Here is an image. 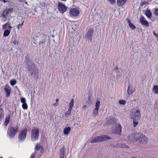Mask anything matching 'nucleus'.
<instances>
[{"label": "nucleus", "instance_id": "nucleus-2", "mask_svg": "<svg viewBox=\"0 0 158 158\" xmlns=\"http://www.w3.org/2000/svg\"><path fill=\"white\" fill-rule=\"evenodd\" d=\"M130 115L133 119H139L140 117L139 110L137 108H134L131 111Z\"/></svg>", "mask_w": 158, "mask_h": 158}, {"label": "nucleus", "instance_id": "nucleus-23", "mask_svg": "<svg viewBox=\"0 0 158 158\" xmlns=\"http://www.w3.org/2000/svg\"><path fill=\"white\" fill-rule=\"evenodd\" d=\"M152 91L153 93L156 94H158V85H154L152 88Z\"/></svg>", "mask_w": 158, "mask_h": 158}, {"label": "nucleus", "instance_id": "nucleus-48", "mask_svg": "<svg viewBox=\"0 0 158 158\" xmlns=\"http://www.w3.org/2000/svg\"><path fill=\"white\" fill-rule=\"evenodd\" d=\"M131 158H136L135 157H131Z\"/></svg>", "mask_w": 158, "mask_h": 158}, {"label": "nucleus", "instance_id": "nucleus-39", "mask_svg": "<svg viewBox=\"0 0 158 158\" xmlns=\"http://www.w3.org/2000/svg\"><path fill=\"white\" fill-rule=\"evenodd\" d=\"M154 13L156 16H158V8L155 9Z\"/></svg>", "mask_w": 158, "mask_h": 158}, {"label": "nucleus", "instance_id": "nucleus-1", "mask_svg": "<svg viewBox=\"0 0 158 158\" xmlns=\"http://www.w3.org/2000/svg\"><path fill=\"white\" fill-rule=\"evenodd\" d=\"M25 64L27 65V69L28 73H30L31 76L37 78L38 77L39 73L38 70L35 65L31 61L26 57L25 58Z\"/></svg>", "mask_w": 158, "mask_h": 158}, {"label": "nucleus", "instance_id": "nucleus-5", "mask_svg": "<svg viewBox=\"0 0 158 158\" xmlns=\"http://www.w3.org/2000/svg\"><path fill=\"white\" fill-rule=\"evenodd\" d=\"M39 136V130L36 128H33L31 130V140L33 142L36 141Z\"/></svg>", "mask_w": 158, "mask_h": 158}, {"label": "nucleus", "instance_id": "nucleus-6", "mask_svg": "<svg viewBox=\"0 0 158 158\" xmlns=\"http://www.w3.org/2000/svg\"><path fill=\"white\" fill-rule=\"evenodd\" d=\"M13 9H8L5 10L2 13V15L1 16L2 21L5 22L7 19L9 14L12 12Z\"/></svg>", "mask_w": 158, "mask_h": 158}, {"label": "nucleus", "instance_id": "nucleus-37", "mask_svg": "<svg viewBox=\"0 0 158 158\" xmlns=\"http://www.w3.org/2000/svg\"><path fill=\"white\" fill-rule=\"evenodd\" d=\"M22 107L25 110L27 109L28 107L26 103L23 104L22 105Z\"/></svg>", "mask_w": 158, "mask_h": 158}, {"label": "nucleus", "instance_id": "nucleus-20", "mask_svg": "<svg viewBox=\"0 0 158 158\" xmlns=\"http://www.w3.org/2000/svg\"><path fill=\"white\" fill-rule=\"evenodd\" d=\"M99 136L101 141L107 140L110 139V137L107 135H103Z\"/></svg>", "mask_w": 158, "mask_h": 158}, {"label": "nucleus", "instance_id": "nucleus-16", "mask_svg": "<svg viewBox=\"0 0 158 158\" xmlns=\"http://www.w3.org/2000/svg\"><path fill=\"white\" fill-rule=\"evenodd\" d=\"M12 27L10 26V23L8 22H7L5 24L3 25L2 26V29L3 30H11Z\"/></svg>", "mask_w": 158, "mask_h": 158}, {"label": "nucleus", "instance_id": "nucleus-33", "mask_svg": "<svg viewBox=\"0 0 158 158\" xmlns=\"http://www.w3.org/2000/svg\"><path fill=\"white\" fill-rule=\"evenodd\" d=\"M138 119H133V125L134 127L138 124Z\"/></svg>", "mask_w": 158, "mask_h": 158}, {"label": "nucleus", "instance_id": "nucleus-30", "mask_svg": "<svg viewBox=\"0 0 158 158\" xmlns=\"http://www.w3.org/2000/svg\"><path fill=\"white\" fill-rule=\"evenodd\" d=\"M74 100L73 99H72L69 104V109H72V108L73 106Z\"/></svg>", "mask_w": 158, "mask_h": 158}, {"label": "nucleus", "instance_id": "nucleus-25", "mask_svg": "<svg viewBox=\"0 0 158 158\" xmlns=\"http://www.w3.org/2000/svg\"><path fill=\"white\" fill-rule=\"evenodd\" d=\"M71 130V128L69 127H65L64 130V133L65 135H67L69 132Z\"/></svg>", "mask_w": 158, "mask_h": 158}, {"label": "nucleus", "instance_id": "nucleus-40", "mask_svg": "<svg viewBox=\"0 0 158 158\" xmlns=\"http://www.w3.org/2000/svg\"><path fill=\"white\" fill-rule=\"evenodd\" d=\"M153 35H154L156 37L158 36V34H156V32L155 31H153Z\"/></svg>", "mask_w": 158, "mask_h": 158}, {"label": "nucleus", "instance_id": "nucleus-22", "mask_svg": "<svg viewBox=\"0 0 158 158\" xmlns=\"http://www.w3.org/2000/svg\"><path fill=\"white\" fill-rule=\"evenodd\" d=\"M65 148L64 147L61 148L60 151V158H64L65 152Z\"/></svg>", "mask_w": 158, "mask_h": 158}, {"label": "nucleus", "instance_id": "nucleus-26", "mask_svg": "<svg viewBox=\"0 0 158 158\" xmlns=\"http://www.w3.org/2000/svg\"><path fill=\"white\" fill-rule=\"evenodd\" d=\"M11 30H5L3 34V36L5 37L8 36L10 34Z\"/></svg>", "mask_w": 158, "mask_h": 158}, {"label": "nucleus", "instance_id": "nucleus-10", "mask_svg": "<svg viewBox=\"0 0 158 158\" xmlns=\"http://www.w3.org/2000/svg\"><path fill=\"white\" fill-rule=\"evenodd\" d=\"M58 6L60 12L62 13H64L67 10V7L62 2H59Z\"/></svg>", "mask_w": 158, "mask_h": 158}, {"label": "nucleus", "instance_id": "nucleus-24", "mask_svg": "<svg viewBox=\"0 0 158 158\" xmlns=\"http://www.w3.org/2000/svg\"><path fill=\"white\" fill-rule=\"evenodd\" d=\"M35 149L37 150H40V152H42L43 148L42 146L40 144H37L35 147Z\"/></svg>", "mask_w": 158, "mask_h": 158}, {"label": "nucleus", "instance_id": "nucleus-34", "mask_svg": "<svg viewBox=\"0 0 158 158\" xmlns=\"http://www.w3.org/2000/svg\"><path fill=\"white\" fill-rule=\"evenodd\" d=\"M21 102L23 104L26 103V100L25 98L20 97Z\"/></svg>", "mask_w": 158, "mask_h": 158}, {"label": "nucleus", "instance_id": "nucleus-3", "mask_svg": "<svg viewBox=\"0 0 158 158\" xmlns=\"http://www.w3.org/2000/svg\"><path fill=\"white\" fill-rule=\"evenodd\" d=\"M135 137L137 138V141L136 142L140 143H146L147 141L146 137L143 134L141 133H136Z\"/></svg>", "mask_w": 158, "mask_h": 158}, {"label": "nucleus", "instance_id": "nucleus-28", "mask_svg": "<svg viewBox=\"0 0 158 158\" xmlns=\"http://www.w3.org/2000/svg\"><path fill=\"white\" fill-rule=\"evenodd\" d=\"M72 109H68V111L65 113L64 115L65 118H67L68 116L70 115L71 113Z\"/></svg>", "mask_w": 158, "mask_h": 158}, {"label": "nucleus", "instance_id": "nucleus-35", "mask_svg": "<svg viewBox=\"0 0 158 158\" xmlns=\"http://www.w3.org/2000/svg\"><path fill=\"white\" fill-rule=\"evenodd\" d=\"M23 22H24V21H23V22L17 25V27L18 30L20 28H22V26L23 25Z\"/></svg>", "mask_w": 158, "mask_h": 158}, {"label": "nucleus", "instance_id": "nucleus-44", "mask_svg": "<svg viewBox=\"0 0 158 158\" xmlns=\"http://www.w3.org/2000/svg\"><path fill=\"white\" fill-rule=\"evenodd\" d=\"M44 40H41L40 41V43H41L42 44H43L44 43Z\"/></svg>", "mask_w": 158, "mask_h": 158}, {"label": "nucleus", "instance_id": "nucleus-4", "mask_svg": "<svg viewBox=\"0 0 158 158\" xmlns=\"http://www.w3.org/2000/svg\"><path fill=\"white\" fill-rule=\"evenodd\" d=\"M18 131V127L17 126L11 127L8 129L7 135L10 138H13Z\"/></svg>", "mask_w": 158, "mask_h": 158}, {"label": "nucleus", "instance_id": "nucleus-29", "mask_svg": "<svg viewBox=\"0 0 158 158\" xmlns=\"http://www.w3.org/2000/svg\"><path fill=\"white\" fill-rule=\"evenodd\" d=\"M145 15L149 18H150L152 16V13L149 10H147L146 11Z\"/></svg>", "mask_w": 158, "mask_h": 158}, {"label": "nucleus", "instance_id": "nucleus-21", "mask_svg": "<svg viewBox=\"0 0 158 158\" xmlns=\"http://www.w3.org/2000/svg\"><path fill=\"white\" fill-rule=\"evenodd\" d=\"M127 0H117V4L119 6H123Z\"/></svg>", "mask_w": 158, "mask_h": 158}, {"label": "nucleus", "instance_id": "nucleus-12", "mask_svg": "<svg viewBox=\"0 0 158 158\" xmlns=\"http://www.w3.org/2000/svg\"><path fill=\"white\" fill-rule=\"evenodd\" d=\"M4 90L6 93V96L8 97L10 95L11 93V88L8 85H6L4 88Z\"/></svg>", "mask_w": 158, "mask_h": 158}, {"label": "nucleus", "instance_id": "nucleus-9", "mask_svg": "<svg viewBox=\"0 0 158 158\" xmlns=\"http://www.w3.org/2000/svg\"><path fill=\"white\" fill-rule=\"evenodd\" d=\"M80 13L79 10L77 8H72L70 9L69 14L72 16H78Z\"/></svg>", "mask_w": 158, "mask_h": 158}, {"label": "nucleus", "instance_id": "nucleus-19", "mask_svg": "<svg viewBox=\"0 0 158 158\" xmlns=\"http://www.w3.org/2000/svg\"><path fill=\"white\" fill-rule=\"evenodd\" d=\"M111 146L114 147H120L121 148H127V146L124 144L122 143H119L117 144H112L111 145Z\"/></svg>", "mask_w": 158, "mask_h": 158}, {"label": "nucleus", "instance_id": "nucleus-8", "mask_svg": "<svg viewBox=\"0 0 158 158\" xmlns=\"http://www.w3.org/2000/svg\"><path fill=\"white\" fill-rule=\"evenodd\" d=\"M100 104V102L99 101H97L95 103V107L93 111L92 114L94 116H97L98 114V110Z\"/></svg>", "mask_w": 158, "mask_h": 158}, {"label": "nucleus", "instance_id": "nucleus-42", "mask_svg": "<svg viewBox=\"0 0 158 158\" xmlns=\"http://www.w3.org/2000/svg\"><path fill=\"white\" fill-rule=\"evenodd\" d=\"M2 2H3L4 3L6 2H8V0H1Z\"/></svg>", "mask_w": 158, "mask_h": 158}, {"label": "nucleus", "instance_id": "nucleus-11", "mask_svg": "<svg viewBox=\"0 0 158 158\" xmlns=\"http://www.w3.org/2000/svg\"><path fill=\"white\" fill-rule=\"evenodd\" d=\"M135 89L133 85L130 83H128V85L127 92L128 95H131L134 93Z\"/></svg>", "mask_w": 158, "mask_h": 158}, {"label": "nucleus", "instance_id": "nucleus-31", "mask_svg": "<svg viewBox=\"0 0 158 158\" xmlns=\"http://www.w3.org/2000/svg\"><path fill=\"white\" fill-rule=\"evenodd\" d=\"M10 118V115H9L6 117L5 118V120L4 122V125H5V126H6L7 125V124H8L9 122Z\"/></svg>", "mask_w": 158, "mask_h": 158}, {"label": "nucleus", "instance_id": "nucleus-36", "mask_svg": "<svg viewBox=\"0 0 158 158\" xmlns=\"http://www.w3.org/2000/svg\"><path fill=\"white\" fill-rule=\"evenodd\" d=\"M125 101L124 100H121L119 101V103L121 105H124L125 104Z\"/></svg>", "mask_w": 158, "mask_h": 158}, {"label": "nucleus", "instance_id": "nucleus-38", "mask_svg": "<svg viewBox=\"0 0 158 158\" xmlns=\"http://www.w3.org/2000/svg\"><path fill=\"white\" fill-rule=\"evenodd\" d=\"M108 1L112 4H114L115 2V0H108Z\"/></svg>", "mask_w": 158, "mask_h": 158}, {"label": "nucleus", "instance_id": "nucleus-46", "mask_svg": "<svg viewBox=\"0 0 158 158\" xmlns=\"http://www.w3.org/2000/svg\"><path fill=\"white\" fill-rule=\"evenodd\" d=\"M54 106H57V104L55 103L53 105Z\"/></svg>", "mask_w": 158, "mask_h": 158}, {"label": "nucleus", "instance_id": "nucleus-7", "mask_svg": "<svg viewBox=\"0 0 158 158\" xmlns=\"http://www.w3.org/2000/svg\"><path fill=\"white\" fill-rule=\"evenodd\" d=\"M27 133L26 129H24L21 131L18 135V139L21 142H23L26 138Z\"/></svg>", "mask_w": 158, "mask_h": 158}, {"label": "nucleus", "instance_id": "nucleus-45", "mask_svg": "<svg viewBox=\"0 0 158 158\" xmlns=\"http://www.w3.org/2000/svg\"><path fill=\"white\" fill-rule=\"evenodd\" d=\"M13 44H16V41L15 40H14V41H13Z\"/></svg>", "mask_w": 158, "mask_h": 158}, {"label": "nucleus", "instance_id": "nucleus-50", "mask_svg": "<svg viewBox=\"0 0 158 158\" xmlns=\"http://www.w3.org/2000/svg\"><path fill=\"white\" fill-rule=\"evenodd\" d=\"M129 97V96H127V98H128V97Z\"/></svg>", "mask_w": 158, "mask_h": 158}, {"label": "nucleus", "instance_id": "nucleus-13", "mask_svg": "<svg viewBox=\"0 0 158 158\" xmlns=\"http://www.w3.org/2000/svg\"><path fill=\"white\" fill-rule=\"evenodd\" d=\"M93 31L92 30H90L87 32L86 37L87 40H89L91 41L93 36Z\"/></svg>", "mask_w": 158, "mask_h": 158}, {"label": "nucleus", "instance_id": "nucleus-18", "mask_svg": "<svg viewBox=\"0 0 158 158\" xmlns=\"http://www.w3.org/2000/svg\"><path fill=\"white\" fill-rule=\"evenodd\" d=\"M101 142L100 136H98L94 138H93L91 139L90 143H94L97 142Z\"/></svg>", "mask_w": 158, "mask_h": 158}, {"label": "nucleus", "instance_id": "nucleus-43", "mask_svg": "<svg viewBox=\"0 0 158 158\" xmlns=\"http://www.w3.org/2000/svg\"><path fill=\"white\" fill-rule=\"evenodd\" d=\"M35 156V155L33 153H32L30 158H34Z\"/></svg>", "mask_w": 158, "mask_h": 158}, {"label": "nucleus", "instance_id": "nucleus-41", "mask_svg": "<svg viewBox=\"0 0 158 158\" xmlns=\"http://www.w3.org/2000/svg\"><path fill=\"white\" fill-rule=\"evenodd\" d=\"M87 108V106L86 105H84L83 106V109L85 110Z\"/></svg>", "mask_w": 158, "mask_h": 158}, {"label": "nucleus", "instance_id": "nucleus-49", "mask_svg": "<svg viewBox=\"0 0 158 158\" xmlns=\"http://www.w3.org/2000/svg\"><path fill=\"white\" fill-rule=\"evenodd\" d=\"M0 158H3L2 157H0Z\"/></svg>", "mask_w": 158, "mask_h": 158}, {"label": "nucleus", "instance_id": "nucleus-15", "mask_svg": "<svg viewBox=\"0 0 158 158\" xmlns=\"http://www.w3.org/2000/svg\"><path fill=\"white\" fill-rule=\"evenodd\" d=\"M122 127L120 124H118L116 125V129L114 131V133L119 135H120L121 132Z\"/></svg>", "mask_w": 158, "mask_h": 158}, {"label": "nucleus", "instance_id": "nucleus-14", "mask_svg": "<svg viewBox=\"0 0 158 158\" xmlns=\"http://www.w3.org/2000/svg\"><path fill=\"white\" fill-rule=\"evenodd\" d=\"M140 23L143 25L148 27L149 26L148 22L143 17H141L140 19Z\"/></svg>", "mask_w": 158, "mask_h": 158}, {"label": "nucleus", "instance_id": "nucleus-47", "mask_svg": "<svg viewBox=\"0 0 158 158\" xmlns=\"http://www.w3.org/2000/svg\"><path fill=\"white\" fill-rule=\"evenodd\" d=\"M59 101V99H57L56 100V102H57Z\"/></svg>", "mask_w": 158, "mask_h": 158}, {"label": "nucleus", "instance_id": "nucleus-32", "mask_svg": "<svg viewBox=\"0 0 158 158\" xmlns=\"http://www.w3.org/2000/svg\"><path fill=\"white\" fill-rule=\"evenodd\" d=\"M16 81L15 80H11L10 81V84L12 86L14 85L16 83Z\"/></svg>", "mask_w": 158, "mask_h": 158}, {"label": "nucleus", "instance_id": "nucleus-27", "mask_svg": "<svg viewBox=\"0 0 158 158\" xmlns=\"http://www.w3.org/2000/svg\"><path fill=\"white\" fill-rule=\"evenodd\" d=\"M127 22L128 23L130 27L132 30H134L135 28V26L132 24L129 19L127 20Z\"/></svg>", "mask_w": 158, "mask_h": 158}, {"label": "nucleus", "instance_id": "nucleus-17", "mask_svg": "<svg viewBox=\"0 0 158 158\" xmlns=\"http://www.w3.org/2000/svg\"><path fill=\"white\" fill-rule=\"evenodd\" d=\"M135 134L133 135V134L129 135L128 136V139L130 141L136 142L137 141V138L135 137Z\"/></svg>", "mask_w": 158, "mask_h": 158}]
</instances>
